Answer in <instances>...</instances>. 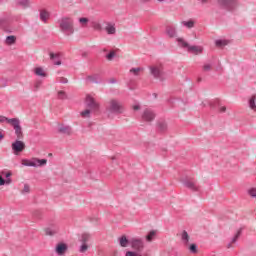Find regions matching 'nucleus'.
Instances as JSON below:
<instances>
[{"label": "nucleus", "mask_w": 256, "mask_h": 256, "mask_svg": "<svg viewBox=\"0 0 256 256\" xmlns=\"http://www.w3.org/2000/svg\"><path fill=\"white\" fill-rule=\"evenodd\" d=\"M59 29L67 37L75 33V22L71 17H62L59 21Z\"/></svg>", "instance_id": "nucleus-1"}, {"label": "nucleus", "mask_w": 256, "mask_h": 256, "mask_svg": "<svg viewBox=\"0 0 256 256\" xmlns=\"http://www.w3.org/2000/svg\"><path fill=\"white\" fill-rule=\"evenodd\" d=\"M106 111L114 115H123L125 113V106H123L121 101L113 98L108 101Z\"/></svg>", "instance_id": "nucleus-2"}, {"label": "nucleus", "mask_w": 256, "mask_h": 256, "mask_svg": "<svg viewBox=\"0 0 256 256\" xmlns=\"http://www.w3.org/2000/svg\"><path fill=\"white\" fill-rule=\"evenodd\" d=\"M150 74L154 79H158L159 81H165V72L163 71V64L156 63L151 66H149Z\"/></svg>", "instance_id": "nucleus-3"}, {"label": "nucleus", "mask_w": 256, "mask_h": 256, "mask_svg": "<svg viewBox=\"0 0 256 256\" xmlns=\"http://www.w3.org/2000/svg\"><path fill=\"white\" fill-rule=\"evenodd\" d=\"M177 43L179 47L187 48V51L193 53V55H201L203 53V46H189V43L183 38H177Z\"/></svg>", "instance_id": "nucleus-4"}, {"label": "nucleus", "mask_w": 256, "mask_h": 256, "mask_svg": "<svg viewBox=\"0 0 256 256\" xmlns=\"http://www.w3.org/2000/svg\"><path fill=\"white\" fill-rule=\"evenodd\" d=\"M130 247L133 251L140 253L143 255V251H145V241L143 238H131L130 239Z\"/></svg>", "instance_id": "nucleus-5"}, {"label": "nucleus", "mask_w": 256, "mask_h": 256, "mask_svg": "<svg viewBox=\"0 0 256 256\" xmlns=\"http://www.w3.org/2000/svg\"><path fill=\"white\" fill-rule=\"evenodd\" d=\"M24 167H44L47 165V159L32 158L31 160H22Z\"/></svg>", "instance_id": "nucleus-6"}, {"label": "nucleus", "mask_w": 256, "mask_h": 256, "mask_svg": "<svg viewBox=\"0 0 256 256\" xmlns=\"http://www.w3.org/2000/svg\"><path fill=\"white\" fill-rule=\"evenodd\" d=\"M9 125L13 126L17 139H23V128L21 127V121L19 118L9 120Z\"/></svg>", "instance_id": "nucleus-7"}, {"label": "nucleus", "mask_w": 256, "mask_h": 256, "mask_svg": "<svg viewBox=\"0 0 256 256\" xmlns=\"http://www.w3.org/2000/svg\"><path fill=\"white\" fill-rule=\"evenodd\" d=\"M181 183H183L186 189H190V191H194V192L199 191V186L197 185V181H195L193 178L181 179Z\"/></svg>", "instance_id": "nucleus-8"}, {"label": "nucleus", "mask_w": 256, "mask_h": 256, "mask_svg": "<svg viewBox=\"0 0 256 256\" xmlns=\"http://www.w3.org/2000/svg\"><path fill=\"white\" fill-rule=\"evenodd\" d=\"M87 109H90L92 112L99 111V102L95 101V98L88 95L85 100Z\"/></svg>", "instance_id": "nucleus-9"}, {"label": "nucleus", "mask_w": 256, "mask_h": 256, "mask_svg": "<svg viewBox=\"0 0 256 256\" xmlns=\"http://www.w3.org/2000/svg\"><path fill=\"white\" fill-rule=\"evenodd\" d=\"M12 150L14 155H19V153H23L25 151V142L18 139L12 143Z\"/></svg>", "instance_id": "nucleus-10"}, {"label": "nucleus", "mask_w": 256, "mask_h": 256, "mask_svg": "<svg viewBox=\"0 0 256 256\" xmlns=\"http://www.w3.org/2000/svg\"><path fill=\"white\" fill-rule=\"evenodd\" d=\"M142 121H146L147 123H151V121H155L156 114L153 110L146 108L142 112Z\"/></svg>", "instance_id": "nucleus-11"}, {"label": "nucleus", "mask_w": 256, "mask_h": 256, "mask_svg": "<svg viewBox=\"0 0 256 256\" xmlns=\"http://www.w3.org/2000/svg\"><path fill=\"white\" fill-rule=\"evenodd\" d=\"M10 26H11V18H9V16H1L0 17L1 29H4L6 33H11V29H9Z\"/></svg>", "instance_id": "nucleus-12"}, {"label": "nucleus", "mask_w": 256, "mask_h": 256, "mask_svg": "<svg viewBox=\"0 0 256 256\" xmlns=\"http://www.w3.org/2000/svg\"><path fill=\"white\" fill-rule=\"evenodd\" d=\"M219 5L223 9H227L228 11H231L233 7H235L237 0H219Z\"/></svg>", "instance_id": "nucleus-13"}, {"label": "nucleus", "mask_w": 256, "mask_h": 256, "mask_svg": "<svg viewBox=\"0 0 256 256\" xmlns=\"http://www.w3.org/2000/svg\"><path fill=\"white\" fill-rule=\"evenodd\" d=\"M58 133L61 135H73V128L69 125L60 124L58 126Z\"/></svg>", "instance_id": "nucleus-14"}, {"label": "nucleus", "mask_w": 256, "mask_h": 256, "mask_svg": "<svg viewBox=\"0 0 256 256\" xmlns=\"http://www.w3.org/2000/svg\"><path fill=\"white\" fill-rule=\"evenodd\" d=\"M67 249H68L67 244L58 243L55 248V253L58 254L59 256H63L65 255V253H67Z\"/></svg>", "instance_id": "nucleus-15"}, {"label": "nucleus", "mask_w": 256, "mask_h": 256, "mask_svg": "<svg viewBox=\"0 0 256 256\" xmlns=\"http://www.w3.org/2000/svg\"><path fill=\"white\" fill-rule=\"evenodd\" d=\"M165 33L170 39H174V37H177V28L175 26H167Z\"/></svg>", "instance_id": "nucleus-16"}, {"label": "nucleus", "mask_w": 256, "mask_h": 256, "mask_svg": "<svg viewBox=\"0 0 256 256\" xmlns=\"http://www.w3.org/2000/svg\"><path fill=\"white\" fill-rule=\"evenodd\" d=\"M118 243L120 245V247H129V245H131V240L127 239V236L122 235L118 238Z\"/></svg>", "instance_id": "nucleus-17"}, {"label": "nucleus", "mask_w": 256, "mask_h": 256, "mask_svg": "<svg viewBox=\"0 0 256 256\" xmlns=\"http://www.w3.org/2000/svg\"><path fill=\"white\" fill-rule=\"evenodd\" d=\"M105 31L107 35H115L117 33V28H115V24L108 23L105 27Z\"/></svg>", "instance_id": "nucleus-18"}, {"label": "nucleus", "mask_w": 256, "mask_h": 256, "mask_svg": "<svg viewBox=\"0 0 256 256\" xmlns=\"http://www.w3.org/2000/svg\"><path fill=\"white\" fill-rule=\"evenodd\" d=\"M45 235H48L49 237H53V235H57L59 233V228L58 227H53V228H45L44 229Z\"/></svg>", "instance_id": "nucleus-19"}, {"label": "nucleus", "mask_w": 256, "mask_h": 256, "mask_svg": "<svg viewBox=\"0 0 256 256\" xmlns=\"http://www.w3.org/2000/svg\"><path fill=\"white\" fill-rule=\"evenodd\" d=\"M86 81H89V83H101V76L99 74L87 76Z\"/></svg>", "instance_id": "nucleus-20"}, {"label": "nucleus", "mask_w": 256, "mask_h": 256, "mask_svg": "<svg viewBox=\"0 0 256 256\" xmlns=\"http://www.w3.org/2000/svg\"><path fill=\"white\" fill-rule=\"evenodd\" d=\"M189 233H187L185 230L181 234V241L185 247H189Z\"/></svg>", "instance_id": "nucleus-21"}, {"label": "nucleus", "mask_w": 256, "mask_h": 256, "mask_svg": "<svg viewBox=\"0 0 256 256\" xmlns=\"http://www.w3.org/2000/svg\"><path fill=\"white\" fill-rule=\"evenodd\" d=\"M31 3L29 0H17L16 1V6L17 7H22V9H27V7H30Z\"/></svg>", "instance_id": "nucleus-22"}, {"label": "nucleus", "mask_w": 256, "mask_h": 256, "mask_svg": "<svg viewBox=\"0 0 256 256\" xmlns=\"http://www.w3.org/2000/svg\"><path fill=\"white\" fill-rule=\"evenodd\" d=\"M80 243L87 244L88 241H91V234L83 233L79 238Z\"/></svg>", "instance_id": "nucleus-23"}, {"label": "nucleus", "mask_w": 256, "mask_h": 256, "mask_svg": "<svg viewBox=\"0 0 256 256\" xmlns=\"http://www.w3.org/2000/svg\"><path fill=\"white\" fill-rule=\"evenodd\" d=\"M91 113H93V110L87 108L84 111L80 112V115L83 119H90Z\"/></svg>", "instance_id": "nucleus-24"}, {"label": "nucleus", "mask_w": 256, "mask_h": 256, "mask_svg": "<svg viewBox=\"0 0 256 256\" xmlns=\"http://www.w3.org/2000/svg\"><path fill=\"white\" fill-rule=\"evenodd\" d=\"M50 59L53 61L54 65H61L59 54L50 53Z\"/></svg>", "instance_id": "nucleus-25"}, {"label": "nucleus", "mask_w": 256, "mask_h": 256, "mask_svg": "<svg viewBox=\"0 0 256 256\" xmlns=\"http://www.w3.org/2000/svg\"><path fill=\"white\" fill-rule=\"evenodd\" d=\"M49 17H50V14L46 10H42L40 12V19L41 21H43V23H47V19H49Z\"/></svg>", "instance_id": "nucleus-26"}, {"label": "nucleus", "mask_w": 256, "mask_h": 256, "mask_svg": "<svg viewBox=\"0 0 256 256\" xmlns=\"http://www.w3.org/2000/svg\"><path fill=\"white\" fill-rule=\"evenodd\" d=\"M256 94H254L250 99H249V107L252 111L256 112Z\"/></svg>", "instance_id": "nucleus-27"}, {"label": "nucleus", "mask_w": 256, "mask_h": 256, "mask_svg": "<svg viewBox=\"0 0 256 256\" xmlns=\"http://www.w3.org/2000/svg\"><path fill=\"white\" fill-rule=\"evenodd\" d=\"M167 122L165 121H160L158 122V130L161 131L162 133H165V131H167Z\"/></svg>", "instance_id": "nucleus-28"}, {"label": "nucleus", "mask_w": 256, "mask_h": 256, "mask_svg": "<svg viewBox=\"0 0 256 256\" xmlns=\"http://www.w3.org/2000/svg\"><path fill=\"white\" fill-rule=\"evenodd\" d=\"M12 183L13 180L11 178L4 180L3 176L0 174V187H3V185H11Z\"/></svg>", "instance_id": "nucleus-29"}, {"label": "nucleus", "mask_w": 256, "mask_h": 256, "mask_svg": "<svg viewBox=\"0 0 256 256\" xmlns=\"http://www.w3.org/2000/svg\"><path fill=\"white\" fill-rule=\"evenodd\" d=\"M181 23L184 27H187V29H193V27H195V21L193 20L182 21Z\"/></svg>", "instance_id": "nucleus-30"}, {"label": "nucleus", "mask_w": 256, "mask_h": 256, "mask_svg": "<svg viewBox=\"0 0 256 256\" xmlns=\"http://www.w3.org/2000/svg\"><path fill=\"white\" fill-rule=\"evenodd\" d=\"M34 73L38 77H47V74L45 73V71H43V68L41 67L35 68Z\"/></svg>", "instance_id": "nucleus-31"}, {"label": "nucleus", "mask_w": 256, "mask_h": 256, "mask_svg": "<svg viewBox=\"0 0 256 256\" xmlns=\"http://www.w3.org/2000/svg\"><path fill=\"white\" fill-rule=\"evenodd\" d=\"M155 235H157V231L151 230L148 233V235L146 236V241H148V243H151V241H153V239H155Z\"/></svg>", "instance_id": "nucleus-32"}, {"label": "nucleus", "mask_w": 256, "mask_h": 256, "mask_svg": "<svg viewBox=\"0 0 256 256\" xmlns=\"http://www.w3.org/2000/svg\"><path fill=\"white\" fill-rule=\"evenodd\" d=\"M141 71H143L142 67L130 69V73H132V75H134L135 77H139V74L141 73Z\"/></svg>", "instance_id": "nucleus-33"}, {"label": "nucleus", "mask_w": 256, "mask_h": 256, "mask_svg": "<svg viewBox=\"0 0 256 256\" xmlns=\"http://www.w3.org/2000/svg\"><path fill=\"white\" fill-rule=\"evenodd\" d=\"M241 233H243V228H240L237 233L234 235V237L231 240V243H237L239 240V237H241Z\"/></svg>", "instance_id": "nucleus-34"}, {"label": "nucleus", "mask_w": 256, "mask_h": 256, "mask_svg": "<svg viewBox=\"0 0 256 256\" xmlns=\"http://www.w3.org/2000/svg\"><path fill=\"white\" fill-rule=\"evenodd\" d=\"M216 47H225L226 45H229L228 40H216L215 41Z\"/></svg>", "instance_id": "nucleus-35"}, {"label": "nucleus", "mask_w": 256, "mask_h": 256, "mask_svg": "<svg viewBox=\"0 0 256 256\" xmlns=\"http://www.w3.org/2000/svg\"><path fill=\"white\" fill-rule=\"evenodd\" d=\"M15 41H17V38L15 36L6 37V45H13L15 44Z\"/></svg>", "instance_id": "nucleus-36"}, {"label": "nucleus", "mask_w": 256, "mask_h": 256, "mask_svg": "<svg viewBox=\"0 0 256 256\" xmlns=\"http://www.w3.org/2000/svg\"><path fill=\"white\" fill-rule=\"evenodd\" d=\"M202 69H203V71H205V72L211 71V69H213V63H211V62L204 63Z\"/></svg>", "instance_id": "nucleus-37"}, {"label": "nucleus", "mask_w": 256, "mask_h": 256, "mask_svg": "<svg viewBox=\"0 0 256 256\" xmlns=\"http://www.w3.org/2000/svg\"><path fill=\"white\" fill-rule=\"evenodd\" d=\"M188 249H189L190 253H192L194 255L196 253H198L197 244H190V245H188Z\"/></svg>", "instance_id": "nucleus-38"}, {"label": "nucleus", "mask_w": 256, "mask_h": 256, "mask_svg": "<svg viewBox=\"0 0 256 256\" xmlns=\"http://www.w3.org/2000/svg\"><path fill=\"white\" fill-rule=\"evenodd\" d=\"M79 23L82 25V27H87V23H89V18H79Z\"/></svg>", "instance_id": "nucleus-39"}, {"label": "nucleus", "mask_w": 256, "mask_h": 256, "mask_svg": "<svg viewBox=\"0 0 256 256\" xmlns=\"http://www.w3.org/2000/svg\"><path fill=\"white\" fill-rule=\"evenodd\" d=\"M89 249V244H82L79 248V252L80 253H87Z\"/></svg>", "instance_id": "nucleus-40"}, {"label": "nucleus", "mask_w": 256, "mask_h": 256, "mask_svg": "<svg viewBox=\"0 0 256 256\" xmlns=\"http://www.w3.org/2000/svg\"><path fill=\"white\" fill-rule=\"evenodd\" d=\"M58 99H67V92L63 90L58 91Z\"/></svg>", "instance_id": "nucleus-41"}, {"label": "nucleus", "mask_w": 256, "mask_h": 256, "mask_svg": "<svg viewBox=\"0 0 256 256\" xmlns=\"http://www.w3.org/2000/svg\"><path fill=\"white\" fill-rule=\"evenodd\" d=\"M42 215H43V213L41 212V210H34L33 211V217H35V219H41Z\"/></svg>", "instance_id": "nucleus-42"}, {"label": "nucleus", "mask_w": 256, "mask_h": 256, "mask_svg": "<svg viewBox=\"0 0 256 256\" xmlns=\"http://www.w3.org/2000/svg\"><path fill=\"white\" fill-rule=\"evenodd\" d=\"M4 176V177H6V179H11V175H13V173H11V171H2L1 172V176Z\"/></svg>", "instance_id": "nucleus-43"}, {"label": "nucleus", "mask_w": 256, "mask_h": 256, "mask_svg": "<svg viewBox=\"0 0 256 256\" xmlns=\"http://www.w3.org/2000/svg\"><path fill=\"white\" fill-rule=\"evenodd\" d=\"M12 120H13V118L10 119V118L0 115V123H5V121H6V123L9 124V121H12Z\"/></svg>", "instance_id": "nucleus-44"}, {"label": "nucleus", "mask_w": 256, "mask_h": 256, "mask_svg": "<svg viewBox=\"0 0 256 256\" xmlns=\"http://www.w3.org/2000/svg\"><path fill=\"white\" fill-rule=\"evenodd\" d=\"M114 57H115V51H111L108 55H106V59L108 61H113Z\"/></svg>", "instance_id": "nucleus-45"}, {"label": "nucleus", "mask_w": 256, "mask_h": 256, "mask_svg": "<svg viewBox=\"0 0 256 256\" xmlns=\"http://www.w3.org/2000/svg\"><path fill=\"white\" fill-rule=\"evenodd\" d=\"M248 195H250V197H256V188H251L250 190H248Z\"/></svg>", "instance_id": "nucleus-46"}, {"label": "nucleus", "mask_w": 256, "mask_h": 256, "mask_svg": "<svg viewBox=\"0 0 256 256\" xmlns=\"http://www.w3.org/2000/svg\"><path fill=\"white\" fill-rule=\"evenodd\" d=\"M31 191V188L29 187V184H25L24 185V188L22 190V193L25 194V193H30Z\"/></svg>", "instance_id": "nucleus-47"}, {"label": "nucleus", "mask_w": 256, "mask_h": 256, "mask_svg": "<svg viewBox=\"0 0 256 256\" xmlns=\"http://www.w3.org/2000/svg\"><path fill=\"white\" fill-rule=\"evenodd\" d=\"M93 29H95V31H101L102 27L99 23H94Z\"/></svg>", "instance_id": "nucleus-48"}, {"label": "nucleus", "mask_w": 256, "mask_h": 256, "mask_svg": "<svg viewBox=\"0 0 256 256\" xmlns=\"http://www.w3.org/2000/svg\"><path fill=\"white\" fill-rule=\"evenodd\" d=\"M39 87H41V82H36V83L34 84V89H35V91H39Z\"/></svg>", "instance_id": "nucleus-49"}, {"label": "nucleus", "mask_w": 256, "mask_h": 256, "mask_svg": "<svg viewBox=\"0 0 256 256\" xmlns=\"http://www.w3.org/2000/svg\"><path fill=\"white\" fill-rule=\"evenodd\" d=\"M0 87H7V81L5 79L1 80Z\"/></svg>", "instance_id": "nucleus-50"}, {"label": "nucleus", "mask_w": 256, "mask_h": 256, "mask_svg": "<svg viewBox=\"0 0 256 256\" xmlns=\"http://www.w3.org/2000/svg\"><path fill=\"white\" fill-rule=\"evenodd\" d=\"M132 109H133L134 111H139V109H141V106H140L139 104H136V105H134V106L132 107Z\"/></svg>", "instance_id": "nucleus-51"}, {"label": "nucleus", "mask_w": 256, "mask_h": 256, "mask_svg": "<svg viewBox=\"0 0 256 256\" xmlns=\"http://www.w3.org/2000/svg\"><path fill=\"white\" fill-rule=\"evenodd\" d=\"M219 111H220V113H225V111H227V107L221 106V107L219 108Z\"/></svg>", "instance_id": "nucleus-52"}, {"label": "nucleus", "mask_w": 256, "mask_h": 256, "mask_svg": "<svg viewBox=\"0 0 256 256\" xmlns=\"http://www.w3.org/2000/svg\"><path fill=\"white\" fill-rule=\"evenodd\" d=\"M60 83H63V84L69 83V80L67 78H61Z\"/></svg>", "instance_id": "nucleus-53"}, {"label": "nucleus", "mask_w": 256, "mask_h": 256, "mask_svg": "<svg viewBox=\"0 0 256 256\" xmlns=\"http://www.w3.org/2000/svg\"><path fill=\"white\" fill-rule=\"evenodd\" d=\"M109 83L115 84V83H117V80H116L115 78H111V79L109 80Z\"/></svg>", "instance_id": "nucleus-54"}, {"label": "nucleus", "mask_w": 256, "mask_h": 256, "mask_svg": "<svg viewBox=\"0 0 256 256\" xmlns=\"http://www.w3.org/2000/svg\"><path fill=\"white\" fill-rule=\"evenodd\" d=\"M199 1L202 3V5H205V4L209 3V1H211V0H199Z\"/></svg>", "instance_id": "nucleus-55"}, {"label": "nucleus", "mask_w": 256, "mask_h": 256, "mask_svg": "<svg viewBox=\"0 0 256 256\" xmlns=\"http://www.w3.org/2000/svg\"><path fill=\"white\" fill-rule=\"evenodd\" d=\"M231 247H233V243L230 242L227 244V249H231Z\"/></svg>", "instance_id": "nucleus-56"}, {"label": "nucleus", "mask_w": 256, "mask_h": 256, "mask_svg": "<svg viewBox=\"0 0 256 256\" xmlns=\"http://www.w3.org/2000/svg\"><path fill=\"white\" fill-rule=\"evenodd\" d=\"M3 137H4V136H3V135L1 134V132H0V139H3Z\"/></svg>", "instance_id": "nucleus-57"}, {"label": "nucleus", "mask_w": 256, "mask_h": 256, "mask_svg": "<svg viewBox=\"0 0 256 256\" xmlns=\"http://www.w3.org/2000/svg\"><path fill=\"white\" fill-rule=\"evenodd\" d=\"M160 3H163V1H165V0H158Z\"/></svg>", "instance_id": "nucleus-58"}]
</instances>
